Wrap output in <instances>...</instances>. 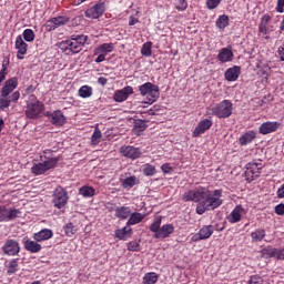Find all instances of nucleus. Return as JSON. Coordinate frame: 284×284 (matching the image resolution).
I'll return each instance as SVG.
<instances>
[{"instance_id": "1", "label": "nucleus", "mask_w": 284, "mask_h": 284, "mask_svg": "<svg viewBox=\"0 0 284 284\" xmlns=\"http://www.w3.org/2000/svg\"><path fill=\"white\" fill-rule=\"evenodd\" d=\"M223 191L214 190L210 191L205 187H200L197 190H189L182 195V201L185 203L192 201L193 203H197L195 212L200 216L205 214V212H210V210H216V207H221L223 205Z\"/></svg>"}, {"instance_id": "2", "label": "nucleus", "mask_w": 284, "mask_h": 284, "mask_svg": "<svg viewBox=\"0 0 284 284\" xmlns=\"http://www.w3.org/2000/svg\"><path fill=\"white\" fill-rule=\"evenodd\" d=\"M19 87L17 77L8 79L0 90V110L6 112L10 108V103H17L21 99V92L14 91Z\"/></svg>"}, {"instance_id": "3", "label": "nucleus", "mask_w": 284, "mask_h": 284, "mask_svg": "<svg viewBox=\"0 0 284 284\" xmlns=\"http://www.w3.org/2000/svg\"><path fill=\"white\" fill-rule=\"evenodd\" d=\"M88 42V36L85 34H73L69 40L62 41L60 43V50L68 54H79L83 50L85 43Z\"/></svg>"}, {"instance_id": "4", "label": "nucleus", "mask_w": 284, "mask_h": 284, "mask_svg": "<svg viewBox=\"0 0 284 284\" xmlns=\"http://www.w3.org/2000/svg\"><path fill=\"white\" fill-rule=\"evenodd\" d=\"M234 112V104L230 100H223L213 106L206 108L207 116H216L217 119H230Z\"/></svg>"}, {"instance_id": "5", "label": "nucleus", "mask_w": 284, "mask_h": 284, "mask_svg": "<svg viewBox=\"0 0 284 284\" xmlns=\"http://www.w3.org/2000/svg\"><path fill=\"white\" fill-rule=\"evenodd\" d=\"M44 110L45 105L43 104V102L39 101L37 95H29L27 100V109L24 111L27 119H39V116H41Z\"/></svg>"}, {"instance_id": "6", "label": "nucleus", "mask_w": 284, "mask_h": 284, "mask_svg": "<svg viewBox=\"0 0 284 284\" xmlns=\"http://www.w3.org/2000/svg\"><path fill=\"white\" fill-rule=\"evenodd\" d=\"M68 201H70V195L63 186H57L52 193L51 203L55 210H65L68 207Z\"/></svg>"}, {"instance_id": "7", "label": "nucleus", "mask_w": 284, "mask_h": 284, "mask_svg": "<svg viewBox=\"0 0 284 284\" xmlns=\"http://www.w3.org/2000/svg\"><path fill=\"white\" fill-rule=\"evenodd\" d=\"M139 92L141 97H148L150 105H152V103H156L161 97V90L159 89V85L152 82H145L140 85Z\"/></svg>"}, {"instance_id": "8", "label": "nucleus", "mask_w": 284, "mask_h": 284, "mask_svg": "<svg viewBox=\"0 0 284 284\" xmlns=\"http://www.w3.org/2000/svg\"><path fill=\"white\" fill-rule=\"evenodd\" d=\"M58 163H59V158H48L43 162L33 164L31 168V172L32 174H36V176H40V174H45L48 170H52L53 168H57Z\"/></svg>"}, {"instance_id": "9", "label": "nucleus", "mask_w": 284, "mask_h": 284, "mask_svg": "<svg viewBox=\"0 0 284 284\" xmlns=\"http://www.w3.org/2000/svg\"><path fill=\"white\" fill-rule=\"evenodd\" d=\"M261 170H263V163L250 162L246 164L245 178L248 183H252L255 179L261 176Z\"/></svg>"}, {"instance_id": "10", "label": "nucleus", "mask_w": 284, "mask_h": 284, "mask_svg": "<svg viewBox=\"0 0 284 284\" xmlns=\"http://www.w3.org/2000/svg\"><path fill=\"white\" fill-rule=\"evenodd\" d=\"M19 214H21L19 209H9L8 206L0 204V223H10V221L18 219Z\"/></svg>"}, {"instance_id": "11", "label": "nucleus", "mask_w": 284, "mask_h": 284, "mask_svg": "<svg viewBox=\"0 0 284 284\" xmlns=\"http://www.w3.org/2000/svg\"><path fill=\"white\" fill-rule=\"evenodd\" d=\"M1 250L6 256H18L21 252V244L17 240L9 239L4 242Z\"/></svg>"}, {"instance_id": "12", "label": "nucleus", "mask_w": 284, "mask_h": 284, "mask_svg": "<svg viewBox=\"0 0 284 284\" xmlns=\"http://www.w3.org/2000/svg\"><path fill=\"white\" fill-rule=\"evenodd\" d=\"M105 14V2H98L93 7L87 9L84 17L87 19H101Z\"/></svg>"}, {"instance_id": "13", "label": "nucleus", "mask_w": 284, "mask_h": 284, "mask_svg": "<svg viewBox=\"0 0 284 284\" xmlns=\"http://www.w3.org/2000/svg\"><path fill=\"white\" fill-rule=\"evenodd\" d=\"M214 234V226L205 225L197 233L192 235L191 241L193 243H199V241H205V239H210Z\"/></svg>"}, {"instance_id": "14", "label": "nucleus", "mask_w": 284, "mask_h": 284, "mask_svg": "<svg viewBox=\"0 0 284 284\" xmlns=\"http://www.w3.org/2000/svg\"><path fill=\"white\" fill-rule=\"evenodd\" d=\"M120 154L125 156V159H131V161H136L141 158V149L131 145H123L120 148Z\"/></svg>"}, {"instance_id": "15", "label": "nucleus", "mask_w": 284, "mask_h": 284, "mask_svg": "<svg viewBox=\"0 0 284 284\" xmlns=\"http://www.w3.org/2000/svg\"><path fill=\"white\" fill-rule=\"evenodd\" d=\"M213 122L210 119H204L201 120L197 125L195 126L193 133H192V138L196 139L199 136H201V134H205L207 132V130H210V128H212Z\"/></svg>"}, {"instance_id": "16", "label": "nucleus", "mask_w": 284, "mask_h": 284, "mask_svg": "<svg viewBox=\"0 0 284 284\" xmlns=\"http://www.w3.org/2000/svg\"><path fill=\"white\" fill-rule=\"evenodd\" d=\"M130 94H134V89L131 85H128L122 90L115 91L113 99L116 103H123V101H128Z\"/></svg>"}, {"instance_id": "17", "label": "nucleus", "mask_w": 284, "mask_h": 284, "mask_svg": "<svg viewBox=\"0 0 284 284\" xmlns=\"http://www.w3.org/2000/svg\"><path fill=\"white\" fill-rule=\"evenodd\" d=\"M14 48H16V50H18L17 59L23 60V57H26V54H28V43H26V41H23L22 36H18L16 38Z\"/></svg>"}, {"instance_id": "18", "label": "nucleus", "mask_w": 284, "mask_h": 284, "mask_svg": "<svg viewBox=\"0 0 284 284\" xmlns=\"http://www.w3.org/2000/svg\"><path fill=\"white\" fill-rule=\"evenodd\" d=\"M65 23H70V18L68 16H60L48 20L47 28H49V30H57V28H61V26H65Z\"/></svg>"}, {"instance_id": "19", "label": "nucleus", "mask_w": 284, "mask_h": 284, "mask_svg": "<svg viewBox=\"0 0 284 284\" xmlns=\"http://www.w3.org/2000/svg\"><path fill=\"white\" fill-rule=\"evenodd\" d=\"M68 119L63 114V111L55 110L52 112L50 122L52 125H55L57 128H62V125H65Z\"/></svg>"}, {"instance_id": "20", "label": "nucleus", "mask_w": 284, "mask_h": 284, "mask_svg": "<svg viewBox=\"0 0 284 284\" xmlns=\"http://www.w3.org/2000/svg\"><path fill=\"white\" fill-rule=\"evenodd\" d=\"M281 128L278 122H264L260 125L258 132L260 134H272V132H276Z\"/></svg>"}, {"instance_id": "21", "label": "nucleus", "mask_w": 284, "mask_h": 284, "mask_svg": "<svg viewBox=\"0 0 284 284\" xmlns=\"http://www.w3.org/2000/svg\"><path fill=\"white\" fill-rule=\"evenodd\" d=\"M239 77H241V67L239 65L229 68L224 73V79L230 82L239 81Z\"/></svg>"}, {"instance_id": "22", "label": "nucleus", "mask_w": 284, "mask_h": 284, "mask_svg": "<svg viewBox=\"0 0 284 284\" xmlns=\"http://www.w3.org/2000/svg\"><path fill=\"white\" fill-rule=\"evenodd\" d=\"M174 234V225L172 224H164L160 227V231L154 234V239H169Z\"/></svg>"}, {"instance_id": "23", "label": "nucleus", "mask_w": 284, "mask_h": 284, "mask_svg": "<svg viewBox=\"0 0 284 284\" xmlns=\"http://www.w3.org/2000/svg\"><path fill=\"white\" fill-rule=\"evenodd\" d=\"M52 236H54V233H52V230L42 229L40 232L33 234V240L37 241V243H41L43 241H50Z\"/></svg>"}, {"instance_id": "24", "label": "nucleus", "mask_w": 284, "mask_h": 284, "mask_svg": "<svg viewBox=\"0 0 284 284\" xmlns=\"http://www.w3.org/2000/svg\"><path fill=\"white\" fill-rule=\"evenodd\" d=\"M234 59V52L230 48H222L217 54V61L221 63H230Z\"/></svg>"}, {"instance_id": "25", "label": "nucleus", "mask_w": 284, "mask_h": 284, "mask_svg": "<svg viewBox=\"0 0 284 284\" xmlns=\"http://www.w3.org/2000/svg\"><path fill=\"white\" fill-rule=\"evenodd\" d=\"M245 213L243 205H236L234 210L229 215V223H239L241 221L242 214Z\"/></svg>"}, {"instance_id": "26", "label": "nucleus", "mask_w": 284, "mask_h": 284, "mask_svg": "<svg viewBox=\"0 0 284 284\" xmlns=\"http://www.w3.org/2000/svg\"><path fill=\"white\" fill-rule=\"evenodd\" d=\"M120 182L124 190H132L134 185H139V178H136V175H131L129 178L121 179Z\"/></svg>"}, {"instance_id": "27", "label": "nucleus", "mask_w": 284, "mask_h": 284, "mask_svg": "<svg viewBox=\"0 0 284 284\" xmlns=\"http://www.w3.org/2000/svg\"><path fill=\"white\" fill-rule=\"evenodd\" d=\"M256 139V131H246L240 139V145H250Z\"/></svg>"}, {"instance_id": "28", "label": "nucleus", "mask_w": 284, "mask_h": 284, "mask_svg": "<svg viewBox=\"0 0 284 284\" xmlns=\"http://www.w3.org/2000/svg\"><path fill=\"white\" fill-rule=\"evenodd\" d=\"M110 52H114V43H102L98 48L94 49L93 54H110Z\"/></svg>"}, {"instance_id": "29", "label": "nucleus", "mask_w": 284, "mask_h": 284, "mask_svg": "<svg viewBox=\"0 0 284 284\" xmlns=\"http://www.w3.org/2000/svg\"><path fill=\"white\" fill-rule=\"evenodd\" d=\"M145 216H146L145 214L140 213V212L130 213V217L126 222V225L128 226L139 225V223L143 222Z\"/></svg>"}, {"instance_id": "30", "label": "nucleus", "mask_w": 284, "mask_h": 284, "mask_svg": "<svg viewBox=\"0 0 284 284\" xmlns=\"http://www.w3.org/2000/svg\"><path fill=\"white\" fill-rule=\"evenodd\" d=\"M24 250H27V252H31V254H38V252L42 250V246L37 243V240H27L24 241Z\"/></svg>"}, {"instance_id": "31", "label": "nucleus", "mask_w": 284, "mask_h": 284, "mask_svg": "<svg viewBox=\"0 0 284 284\" xmlns=\"http://www.w3.org/2000/svg\"><path fill=\"white\" fill-rule=\"evenodd\" d=\"M7 274L12 276L19 272V258H12L6 264Z\"/></svg>"}, {"instance_id": "32", "label": "nucleus", "mask_w": 284, "mask_h": 284, "mask_svg": "<svg viewBox=\"0 0 284 284\" xmlns=\"http://www.w3.org/2000/svg\"><path fill=\"white\" fill-rule=\"evenodd\" d=\"M131 213L132 211L128 206H119L115 209L116 219H121L122 221H125V219H129Z\"/></svg>"}, {"instance_id": "33", "label": "nucleus", "mask_w": 284, "mask_h": 284, "mask_svg": "<svg viewBox=\"0 0 284 284\" xmlns=\"http://www.w3.org/2000/svg\"><path fill=\"white\" fill-rule=\"evenodd\" d=\"M272 20V17L270 16V13H265L262 19H261V23L258 26V32L261 34H267V26L270 23V21Z\"/></svg>"}, {"instance_id": "34", "label": "nucleus", "mask_w": 284, "mask_h": 284, "mask_svg": "<svg viewBox=\"0 0 284 284\" xmlns=\"http://www.w3.org/2000/svg\"><path fill=\"white\" fill-rule=\"evenodd\" d=\"M116 239L120 241H125V236H132V229L130 226H124L115 231Z\"/></svg>"}, {"instance_id": "35", "label": "nucleus", "mask_w": 284, "mask_h": 284, "mask_svg": "<svg viewBox=\"0 0 284 284\" xmlns=\"http://www.w3.org/2000/svg\"><path fill=\"white\" fill-rule=\"evenodd\" d=\"M148 124L144 120H135L133 131L138 136H141V132H145Z\"/></svg>"}, {"instance_id": "36", "label": "nucleus", "mask_w": 284, "mask_h": 284, "mask_svg": "<svg viewBox=\"0 0 284 284\" xmlns=\"http://www.w3.org/2000/svg\"><path fill=\"white\" fill-rule=\"evenodd\" d=\"M215 26L217 30H224L225 28H227V26H230V17H227L226 14L220 16L215 22Z\"/></svg>"}, {"instance_id": "37", "label": "nucleus", "mask_w": 284, "mask_h": 284, "mask_svg": "<svg viewBox=\"0 0 284 284\" xmlns=\"http://www.w3.org/2000/svg\"><path fill=\"white\" fill-rule=\"evenodd\" d=\"M266 233L264 229H256L254 232L251 233V239L254 243H261L263 239H265Z\"/></svg>"}, {"instance_id": "38", "label": "nucleus", "mask_w": 284, "mask_h": 284, "mask_svg": "<svg viewBox=\"0 0 284 284\" xmlns=\"http://www.w3.org/2000/svg\"><path fill=\"white\" fill-rule=\"evenodd\" d=\"M79 194L84 199H92V196L95 194V191L94 187L84 185L79 189Z\"/></svg>"}, {"instance_id": "39", "label": "nucleus", "mask_w": 284, "mask_h": 284, "mask_svg": "<svg viewBox=\"0 0 284 284\" xmlns=\"http://www.w3.org/2000/svg\"><path fill=\"white\" fill-rule=\"evenodd\" d=\"M162 221H163L162 216L160 215L155 216L153 223L149 227L150 232H153V234H159V232L161 231Z\"/></svg>"}, {"instance_id": "40", "label": "nucleus", "mask_w": 284, "mask_h": 284, "mask_svg": "<svg viewBox=\"0 0 284 284\" xmlns=\"http://www.w3.org/2000/svg\"><path fill=\"white\" fill-rule=\"evenodd\" d=\"M78 94L81 97V99H90V97H92V87H81L78 91Z\"/></svg>"}, {"instance_id": "41", "label": "nucleus", "mask_w": 284, "mask_h": 284, "mask_svg": "<svg viewBox=\"0 0 284 284\" xmlns=\"http://www.w3.org/2000/svg\"><path fill=\"white\" fill-rule=\"evenodd\" d=\"M142 172H143L144 176H154V174H156V166H154L150 163H146L143 165Z\"/></svg>"}, {"instance_id": "42", "label": "nucleus", "mask_w": 284, "mask_h": 284, "mask_svg": "<svg viewBox=\"0 0 284 284\" xmlns=\"http://www.w3.org/2000/svg\"><path fill=\"white\" fill-rule=\"evenodd\" d=\"M103 134L101 133V130L99 128H95L92 136H91V145H99L101 143Z\"/></svg>"}, {"instance_id": "43", "label": "nucleus", "mask_w": 284, "mask_h": 284, "mask_svg": "<svg viewBox=\"0 0 284 284\" xmlns=\"http://www.w3.org/2000/svg\"><path fill=\"white\" fill-rule=\"evenodd\" d=\"M159 275L156 273H148L143 278V284H156Z\"/></svg>"}, {"instance_id": "44", "label": "nucleus", "mask_w": 284, "mask_h": 284, "mask_svg": "<svg viewBox=\"0 0 284 284\" xmlns=\"http://www.w3.org/2000/svg\"><path fill=\"white\" fill-rule=\"evenodd\" d=\"M142 57H152V42H145L141 48Z\"/></svg>"}, {"instance_id": "45", "label": "nucleus", "mask_w": 284, "mask_h": 284, "mask_svg": "<svg viewBox=\"0 0 284 284\" xmlns=\"http://www.w3.org/2000/svg\"><path fill=\"white\" fill-rule=\"evenodd\" d=\"M22 37L24 39V41H27V43H32V41H34V31L32 29H26L22 32Z\"/></svg>"}, {"instance_id": "46", "label": "nucleus", "mask_w": 284, "mask_h": 284, "mask_svg": "<svg viewBox=\"0 0 284 284\" xmlns=\"http://www.w3.org/2000/svg\"><path fill=\"white\" fill-rule=\"evenodd\" d=\"M64 230V234L67 236H73V234L77 232V227L74 226V224L72 222L67 223L63 226Z\"/></svg>"}, {"instance_id": "47", "label": "nucleus", "mask_w": 284, "mask_h": 284, "mask_svg": "<svg viewBox=\"0 0 284 284\" xmlns=\"http://www.w3.org/2000/svg\"><path fill=\"white\" fill-rule=\"evenodd\" d=\"M262 254L263 256H265V258H274L276 257V248L274 247L263 248Z\"/></svg>"}, {"instance_id": "48", "label": "nucleus", "mask_w": 284, "mask_h": 284, "mask_svg": "<svg viewBox=\"0 0 284 284\" xmlns=\"http://www.w3.org/2000/svg\"><path fill=\"white\" fill-rule=\"evenodd\" d=\"M128 250L129 252H140L141 244H139L136 241H131L128 243Z\"/></svg>"}, {"instance_id": "49", "label": "nucleus", "mask_w": 284, "mask_h": 284, "mask_svg": "<svg viewBox=\"0 0 284 284\" xmlns=\"http://www.w3.org/2000/svg\"><path fill=\"white\" fill-rule=\"evenodd\" d=\"M221 6V0H207L206 8L207 10H216Z\"/></svg>"}, {"instance_id": "50", "label": "nucleus", "mask_w": 284, "mask_h": 284, "mask_svg": "<svg viewBox=\"0 0 284 284\" xmlns=\"http://www.w3.org/2000/svg\"><path fill=\"white\" fill-rule=\"evenodd\" d=\"M175 8L180 12H184V10H187V0H176V6Z\"/></svg>"}, {"instance_id": "51", "label": "nucleus", "mask_w": 284, "mask_h": 284, "mask_svg": "<svg viewBox=\"0 0 284 284\" xmlns=\"http://www.w3.org/2000/svg\"><path fill=\"white\" fill-rule=\"evenodd\" d=\"M247 284H263V278L258 275H252L247 281Z\"/></svg>"}, {"instance_id": "52", "label": "nucleus", "mask_w": 284, "mask_h": 284, "mask_svg": "<svg viewBox=\"0 0 284 284\" xmlns=\"http://www.w3.org/2000/svg\"><path fill=\"white\" fill-rule=\"evenodd\" d=\"M6 77H8V67L2 64V69L0 70V85L3 81H6Z\"/></svg>"}, {"instance_id": "53", "label": "nucleus", "mask_w": 284, "mask_h": 284, "mask_svg": "<svg viewBox=\"0 0 284 284\" xmlns=\"http://www.w3.org/2000/svg\"><path fill=\"white\" fill-rule=\"evenodd\" d=\"M161 171L163 172V174H172V172H174V169H172L170 163H164L161 165Z\"/></svg>"}, {"instance_id": "54", "label": "nucleus", "mask_w": 284, "mask_h": 284, "mask_svg": "<svg viewBox=\"0 0 284 284\" xmlns=\"http://www.w3.org/2000/svg\"><path fill=\"white\" fill-rule=\"evenodd\" d=\"M275 214H277V216H283L284 215V204H277L275 206Z\"/></svg>"}, {"instance_id": "55", "label": "nucleus", "mask_w": 284, "mask_h": 284, "mask_svg": "<svg viewBox=\"0 0 284 284\" xmlns=\"http://www.w3.org/2000/svg\"><path fill=\"white\" fill-rule=\"evenodd\" d=\"M275 258L277 261H284V248H276Z\"/></svg>"}, {"instance_id": "56", "label": "nucleus", "mask_w": 284, "mask_h": 284, "mask_svg": "<svg viewBox=\"0 0 284 284\" xmlns=\"http://www.w3.org/2000/svg\"><path fill=\"white\" fill-rule=\"evenodd\" d=\"M94 57H97L95 59V63H103V61H105V53H97L94 54Z\"/></svg>"}, {"instance_id": "57", "label": "nucleus", "mask_w": 284, "mask_h": 284, "mask_svg": "<svg viewBox=\"0 0 284 284\" xmlns=\"http://www.w3.org/2000/svg\"><path fill=\"white\" fill-rule=\"evenodd\" d=\"M276 12H284V0H277Z\"/></svg>"}, {"instance_id": "58", "label": "nucleus", "mask_w": 284, "mask_h": 284, "mask_svg": "<svg viewBox=\"0 0 284 284\" xmlns=\"http://www.w3.org/2000/svg\"><path fill=\"white\" fill-rule=\"evenodd\" d=\"M37 91V87L30 84L29 87H27V89L24 90V94H30V97L32 95L33 92Z\"/></svg>"}, {"instance_id": "59", "label": "nucleus", "mask_w": 284, "mask_h": 284, "mask_svg": "<svg viewBox=\"0 0 284 284\" xmlns=\"http://www.w3.org/2000/svg\"><path fill=\"white\" fill-rule=\"evenodd\" d=\"M277 199H284V183L281 185V187L277 190Z\"/></svg>"}, {"instance_id": "60", "label": "nucleus", "mask_w": 284, "mask_h": 284, "mask_svg": "<svg viewBox=\"0 0 284 284\" xmlns=\"http://www.w3.org/2000/svg\"><path fill=\"white\" fill-rule=\"evenodd\" d=\"M114 203L109 202L105 204V210H108V212H114Z\"/></svg>"}, {"instance_id": "61", "label": "nucleus", "mask_w": 284, "mask_h": 284, "mask_svg": "<svg viewBox=\"0 0 284 284\" xmlns=\"http://www.w3.org/2000/svg\"><path fill=\"white\" fill-rule=\"evenodd\" d=\"M98 83L100 85H106L108 84V79L105 77H100V78H98Z\"/></svg>"}, {"instance_id": "62", "label": "nucleus", "mask_w": 284, "mask_h": 284, "mask_svg": "<svg viewBox=\"0 0 284 284\" xmlns=\"http://www.w3.org/2000/svg\"><path fill=\"white\" fill-rule=\"evenodd\" d=\"M278 54L281 61H284V43L278 48Z\"/></svg>"}, {"instance_id": "63", "label": "nucleus", "mask_w": 284, "mask_h": 284, "mask_svg": "<svg viewBox=\"0 0 284 284\" xmlns=\"http://www.w3.org/2000/svg\"><path fill=\"white\" fill-rule=\"evenodd\" d=\"M138 22H139V20L136 18H134V16H131L129 18V26H136Z\"/></svg>"}, {"instance_id": "64", "label": "nucleus", "mask_w": 284, "mask_h": 284, "mask_svg": "<svg viewBox=\"0 0 284 284\" xmlns=\"http://www.w3.org/2000/svg\"><path fill=\"white\" fill-rule=\"evenodd\" d=\"M280 30H281V32L284 31V20H282V22H281Z\"/></svg>"}]
</instances>
